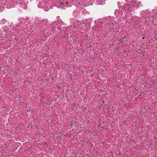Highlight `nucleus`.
Listing matches in <instances>:
<instances>
[{"mask_svg": "<svg viewBox=\"0 0 157 157\" xmlns=\"http://www.w3.org/2000/svg\"><path fill=\"white\" fill-rule=\"evenodd\" d=\"M117 7L118 5H116V6L112 5L111 6V8L113 10L116 9H116L117 8Z\"/></svg>", "mask_w": 157, "mask_h": 157, "instance_id": "7ed1b4c3", "label": "nucleus"}, {"mask_svg": "<svg viewBox=\"0 0 157 157\" xmlns=\"http://www.w3.org/2000/svg\"><path fill=\"white\" fill-rule=\"evenodd\" d=\"M119 87L120 88V89H121V87Z\"/></svg>", "mask_w": 157, "mask_h": 157, "instance_id": "c85d7f7f", "label": "nucleus"}, {"mask_svg": "<svg viewBox=\"0 0 157 157\" xmlns=\"http://www.w3.org/2000/svg\"><path fill=\"white\" fill-rule=\"evenodd\" d=\"M118 48H118V47H117V48H115V49H116V50H118Z\"/></svg>", "mask_w": 157, "mask_h": 157, "instance_id": "a211bd4d", "label": "nucleus"}, {"mask_svg": "<svg viewBox=\"0 0 157 157\" xmlns=\"http://www.w3.org/2000/svg\"><path fill=\"white\" fill-rule=\"evenodd\" d=\"M64 4H65V3H63V2L61 3V4L62 5H63V6H64Z\"/></svg>", "mask_w": 157, "mask_h": 157, "instance_id": "4468645a", "label": "nucleus"}, {"mask_svg": "<svg viewBox=\"0 0 157 157\" xmlns=\"http://www.w3.org/2000/svg\"><path fill=\"white\" fill-rule=\"evenodd\" d=\"M91 46L90 45H89V47H90Z\"/></svg>", "mask_w": 157, "mask_h": 157, "instance_id": "c756f323", "label": "nucleus"}, {"mask_svg": "<svg viewBox=\"0 0 157 157\" xmlns=\"http://www.w3.org/2000/svg\"><path fill=\"white\" fill-rule=\"evenodd\" d=\"M119 40L121 42L123 43V41L122 40V39H120Z\"/></svg>", "mask_w": 157, "mask_h": 157, "instance_id": "9b49d317", "label": "nucleus"}, {"mask_svg": "<svg viewBox=\"0 0 157 157\" xmlns=\"http://www.w3.org/2000/svg\"><path fill=\"white\" fill-rule=\"evenodd\" d=\"M125 36H124V37H123L121 38V39H122L123 40V39H124V38H125Z\"/></svg>", "mask_w": 157, "mask_h": 157, "instance_id": "4be33fe9", "label": "nucleus"}, {"mask_svg": "<svg viewBox=\"0 0 157 157\" xmlns=\"http://www.w3.org/2000/svg\"><path fill=\"white\" fill-rule=\"evenodd\" d=\"M34 112H35V111H34L33 110H32V111H31V113H34Z\"/></svg>", "mask_w": 157, "mask_h": 157, "instance_id": "2eb2a0df", "label": "nucleus"}, {"mask_svg": "<svg viewBox=\"0 0 157 157\" xmlns=\"http://www.w3.org/2000/svg\"><path fill=\"white\" fill-rule=\"evenodd\" d=\"M151 16H149V17L148 18V19H147L145 21V23H147V22H149V23L148 24L152 23V24L154 22V19H152L150 17Z\"/></svg>", "mask_w": 157, "mask_h": 157, "instance_id": "f257e3e1", "label": "nucleus"}, {"mask_svg": "<svg viewBox=\"0 0 157 157\" xmlns=\"http://www.w3.org/2000/svg\"><path fill=\"white\" fill-rule=\"evenodd\" d=\"M131 7V5L129 4H126L124 5V7H125V8H128V9L130 8Z\"/></svg>", "mask_w": 157, "mask_h": 157, "instance_id": "f03ea898", "label": "nucleus"}, {"mask_svg": "<svg viewBox=\"0 0 157 157\" xmlns=\"http://www.w3.org/2000/svg\"><path fill=\"white\" fill-rule=\"evenodd\" d=\"M104 123L103 122H101V121L99 123V125H98V126H100L102 124H103Z\"/></svg>", "mask_w": 157, "mask_h": 157, "instance_id": "423d86ee", "label": "nucleus"}, {"mask_svg": "<svg viewBox=\"0 0 157 157\" xmlns=\"http://www.w3.org/2000/svg\"><path fill=\"white\" fill-rule=\"evenodd\" d=\"M30 111L31 110L29 109H28V110H27V111Z\"/></svg>", "mask_w": 157, "mask_h": 157, "instance_id": "a878e982", "label": "nucleus"}, {"mask_svg": "<svg viewBox=\"0 0 157 157\" xmlns=\"http://www.w3.org/2000/svg\"><path fill=\"white\" fill-rule=\"evenodd\" d=\"M119 152H118L117 151H116L115 152L116 155H117L121 154V152L120 150H119Z\"/></svg>", "mask_w": 157, "mask_h": 157, "instance_id": "39448f33", "label": "nucleus"}, {"mask_svg": "<svg viewBox=\"0 0 157 157\" xmlns=\"http://www.w3.org/2000/svg\"><path fill=\"white\" fill-rule=\"evenodd\" d=\"M104 128V127L103 126L102 127H101V128Z\"/></svg>", "mask_w": 157, "mask_h": 157, "instance_id": "393cba45", "label": "nucleus"}, {"mask_svg": "<svg viewBox=\"0 0 157 157\" xmlns=\"http://www.w3.org/2000/svg\"><path fill=\"white\" fill-rule=\"evenodd\" d=\"M124 52H126V51H124Z\"/></svg>", "mask_w": 157, "mask_h": 157, "instance_id": "bb28decb", "label": "nucleus"}, {"mask_svg": "<svg viewBox=\"0 0 157 157\" xmlns=\"http://www.w3.org/2000/svg\"><path fill=\"white\" fill-rule=\"evenodd\" d=\"M150 16H151L150 17H151V18L154 19L155 17V16L154 15H150Z\"/></svg>", "mask_w": 157, "mask_h": 157, "instance_id": "6e6552de", "label": "nucleus"}, {"mask_svg": "<svg viewBox=\"0 0 157 157\" xmlns=\"http://www.w3.org/2000/svg\"><path fill=\"white\" fill-rule=\"evenodd\" d=\"M19 26V23H18V24L16 25V27H17V26Z\"/></svg>", "mask_w": 157, "mask_h": 157, "instance_id": "dca6fc26", "label": "nucleus"}, {"mask_svg": "<svg viewBox=\"0 0 157 157\" xmlns=\"http://www.w3.org/2000/svg\"><path fill=\"white\" fill-rule=\"evenodd\" d=\"M106 110H108L109 109V108H106Z\"/></svg>", "mask_w": 157, "mask_h": 157, "instance_id": "5701e85b", "label": "nucleus"}, {"mask_svg": "<svg viewBox=\"0 0 157 157\" xmlns=\"http://www.w3.org/2000/svg\"><path fill=\"white\" fill-rule=\"evenodd\" d=\"M68 3V2H66V4H67Z\"/></svg>", "mask_w": 157, "mask_h": 157, "instance_id": "cd10ccee", "label": "nucleus"}, {"mask_svg": "<svg viewBox=\"0 0 157 157\" xmlns=\"http://www.w3.org/2000/svg\"><path fill=\"white\" fill-rule=\"evenodd\" d=\"M77 122L76 121H72L71 122V124H70L71 126H72L74 124V125L76 124Z\"/></svg>", "mask_w": 157, "mask_h": 157, "instance_id": "20e7f679", "label": "nucleus"}, {"mask_svg": "<svg viewBox=\"0 0 157 157\" xmlns=\"http://www.w3.org/2000/svg\"><path fill=\"white\" fill-rule=\"evenodd\" d=\"M79 50L80 51V52L81 51V53H83V51H84V50H83L82 48H81Z\"/></svg>", "mask_w": 157, "mask_h": 157, "instance_id": "0eeeda50", "label": "nucleus"}, {"mask_svg": "<svg viewBox=\"0 0 157 157\" xmlns=\"http://www.w3.org/2000/svg\"><path fill=\"white\" fill-rule=\"evenodd\" d=\"M145 38V37L144 36H143L142 38V39H144Z\"/></svg>", "mask_w": 157, "mask_h": 157, "instance_id": "aec40b11", "label": "nucleus"}, {"mask_svg": "<svg viewBox=\"0 0 157 157\" xmlns=\"http://www.w3.org/2000/svg\"><path fill=\"white\" fill-rule=\"evenodd\" d=\"M37 127V125H36V127Z\"/></svg>", "mask_w": 157, "mask_h": 157, "instance_id": "7c9ffc66", "label": "nucleus"}, {"mask_svg": "<svg viewBox=\"0 0 157 157\" xmlns=\"http://www.w3.org/2000/svg\"><path fill=\"white\" fill-rule=\"evenodd\" d=\"M18 39V38H15V40H16V41H17Z\"/></svg>", "mask_w": 157, "mask_h": 157, "instance_id": "412c9836", "label": "nucleus"}, {"mask_svg": "<svg viewBox=\"0 0 157 157\" xmlns=\"http://www.w3.org/2000/svg\"><path fill=\"white\" fill-rule=\"evenodd\" d=\"M62 87H60V86H58V89H61Z\"/></svg>", "mask_w": 157, "mask_h": 157, "instance_id": "6ab92c4d", "label": "nucleus"}, {"mask_svg": "<svg viewBox=\"0 0 157 157\" xmlns=\"http://www.w3.org/2000/svg\"><path fill=\"white\" fill-rule=\"evenodd\" d=\"M145 138H146V140H148V136H145Z\"/></svg>", "mask_w": 157, "mask_h": 157, "instance_id": "ddd939ff", "label": "nucleus"}, {"mask_svg": "<svg viewBox=\"0 0 157 157\" xmlns=\"http://www.w3.org/2000/svg\"><path fill=\"white\" fill-rule=\"evenodd\" d=\"M21 98V96H20V97H18V98H19L18 100H20V98Z\"/></svg>", "mask_w": 157, "mask_h": 157, "instance_id": "f3484780", "label": "nucleus"}, {"mask_svg": "<svg viewBox=\"0 0 157 157\" xmlns=\"http://www.w3.org/2000/svg\"><path fill=\"white\" fill-rule=\"evenodd\" d=\"M109 153H111V154H112V156L113 157L114 156V155H113V152H112V151H110V152H109Z\"/></svg>", "mask_w": 157, "mask_h": 157, "instance_id": "1a4fd4ad", "label": "nucleus"}, {"mask_svg": "<svg viewBox=\"0 0 157 157\" xmlns=\"http://www.w3.org/2000/svg\"><path fill=\"white\" fill-rule=\"evenodd\" d=\"M134 89H135V90H137V89H136V88H135H135H134Z\"/></svg>", "mask_w": 157, "mask_h": 157, "instance_id": "b1692460", "label": "nucleus"}, {"mask_svg": "<svg viewBox=\"0 0 157 157\" xmlns=\"http://www.w3.org/2000/svg\"><path fill=\"white\" fill-rule=\"evenodd\" d=\"M155 143H157V141Z\"/></svg>", "mask_w": 157, "mask_h": 157, "instance_id": "2f4dec72", "label": "nucleus"}, {"mask_svg": "<svg viewBox=\"0 0 157 157\" xmlns=\"http://www.w3.org/2000/svg\"><path fill=\"white\" fill-rule=\"evenodd\" d=\"M3 150L2 149L1 150H0V153H2L3 152Z\"/></svg>", "mask_w": 157, "mask_h": 157, "instance_id": "9d476101", "label": "nucleus"}, {"mask_svg": "<svg viewBox=\"0 0 157 157\" xmlns=\"http://www.w3.org/2000/svg\"><path fill=\"white\" fill-rule=\"evenodd\" d=\"M126 84V82H123V83L121 84V85L123 84L124 85H125Z\"/></svg>", "mask_w": 157, "mask_h": 157, "instance_id": "f8f14e48", "label": "nucleus"}]
</instances>
